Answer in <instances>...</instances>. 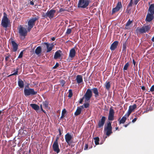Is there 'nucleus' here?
Masks as SVG:
<instances>
[{"label":"nucleus","instance_id":"nucleus-1","mask_svg":"<svg viewBox=\"0 0 154 154\" xmlns=\"http://www.w3.org/2000/svg\"><path fill=\"white\" fill-rule=\"evenodd\" d=\"M39 18V17L38 16H35L34 17L31 18L28 22V30L29 32L32 28L35 25L36 21Z\"/></svg>","mask_w":154,"mask_h":154},{"label":"nucleus","instance_id":"nucleus-2","mask_svg":"<svg viewBox=\"0 0 154 154\" xmlns=\"http://www.w3.org/2000/svg\"><path fill=\"white\" fill-rule=\"evenodd\" d=\"M56 10L51 9L48 11L46 13L43 12L42 17L44 18H49L50 20L52 19L55 17Z\"/></svg>","mask_w":154,"mask_h":154},{"label":"nucleus","instance_id":"nucleus-3","mask_svg":"<svg viewBox=\"0 0 154 154\" xmlns=\"http://www.w3.org/2000/svg\"><path fill=\"white\" fill-rule=\"evenodd\" d=\"M91 1V0H79L77 4L78 7L86 8Z\"/></svg>","mask_w":154,"mask_h":154},{"label":"nucleus","instance_id":"nucleus-4","mask_svg":"<svg viewBox=\"0 0 154 154\" xmlns=\"http://www.w3.org/2000/svg\"><path fill=\"white\" fill-rule=\"evenodd\" d=\"M112 122H109L107 123L106 125L104 127V131L106 132V135L109 136L112 133V127L111 125Z\"/></svg>","mask_w":154,"mask_h":154},{"label":"nucleus","instance_id":"nucleus-5","mask_svg":"<svg viewBox=\"0 0 154 154\" xmlns=\"http://www.w3.org/2000/svg\"><path fill=\"white\" fill-rule=\"evenodd\" d=\"M3 15L1 24L3 27L6 28L8 26L10 20L8 18V15L5 12L3 13Z\"/></svg>","mask_w":154,"mask_h":154},{"label":"nucleus","instance_id":"nucleus-6","mask_svg":"<svg viewBox=\"0 0 154 154\" xmlns=\"http://www.w3.org/2000/svg\"><path fill=\"white\" fill-rule=\"evenodd\" d=\"M151 27L149 25L144 26L141 28L137 27L136 29L137 33H145L148 32L150 29Z\"/></svg>","mask_w":154,"mask_h":154},{"label":"nucleus","instance_id":"nucleus-7","mask_svg":"<svg viewBox=\"0 0 154 154\" xmlns=\"http://www.w3.org/2000/svg\"><path fill=\"white\" fill-rule=\"evenodd\" d=\"M24 95L25 96L34 95L37 93L36 91H35L34 89H24Z\"/></svg>","mask_w":154,"mask_h":154},{"label":"nucleus","instance_id":"nucleus-8","mask_svg":"<svg viewBox=\"0 0 154 154\" xmlns=\"http://www.w3.org/2000/svg\"><path fill=\"white\" fill-rule=\"evenodd\" d=\"M92 96V93L91 90L90 89H88L84 96L85 101L86 102L90 100Z\"/></svg>","mask_w":154,"mask_h":154},{"label":"nucleus","instance_id":"nucleus-9","mask_svg":"<svg viewBox=\"0 0 154 154\" xmlns=\"http://www.w3.org/2000/svg\"><path fill=\"white\" fill-rule=\"evenodd\" d=\"M18 32L21 36L25 37L26 35L27 31L25 28L20 25L18 28Z\"/></svg>","mask_w":154,"mask_h":154},{"label":"nucleus","instance_id":"nucleus-10","mask_svg":"<svg viewBox=\"0 0 154 154\" xmlns=\"http://www.w3.org/2000/svg\"><path fill=\"white\" fill-rule=\"evenodd\" d=\"M58 139L59 138L58 137H56V139L52 145L53 149L57 153H58L60 151L58 143Z\"/></svg>","mask_w":154,"mask_h":154},{"label":"nucleus","instance_id":"nucleus-11","mask_svg":"<svg viewBox=\"0 0 154 154\" xmlns=\"http://www.w3.org/2000/svg\"><path fill=\"white\" fill-rule=\"evenodd\" d=\"M65 139L66 142L69 145L71 140L73 139V136L72 134L69 133H67L65 135Z\"/></svg>","mask_w":154,"mask_h":154},{"label":"nucleus","instance_id":"nucleus-12","mask_svg":"<svg viewBox=\"0 0 154 154\" xmlns=\"http://www.w3.org/2000/svg\"><path fill=\"white\" fill-rule=\"evenodd\" d=\"M106 119V117L103 116L101 119L99 121L97 127L99 128H102L105 122Z\"/></svg>","mask_w":154,"mask_h":154},{"label":"nucleus","instance_id":"nucleus-13","mask_svg":"<svg viewBox=\"0 0 154 154\" xmlns=\"http://www.w3.org/2000/svg\"><path fill=\"white\" fill-rule=\"evenodd\" d=\"M114 111L113 109L110 108L108 116V120L109 121H113L114 119Z\"/></svg>","mask_w":154,"mask_h":154},{"label":"nucleus","instance_id":"nucleus-14","mask_svg":"<svg viewBox=\"0 0 154 154\" xmlns=\"http://www.w3.org/2000/svg\"><path fill=\"white\" fill-rule=\"evenodd\" d=\"M153 14L148 12L146 15L145 20L146 22H150L154 19Z\"/></svg>","mask_w":154,"mask_h":154},{"label":"nucleus","instance_id":"nucleus-15","mask_svg":"<svg viewBox=\"0 0 154 154\" xmlns=\"http://www.w3.org/2000/svg\"><path fill=\"white\" fill-rule=\"evenodd\" d=\"M76 51L75 48H72L69 51V57L71 58H73L75 56Z\"/></svg>","mask_w":154,"mask_h":154},{"label":"nucleus","instance_id":"nucleus-16","mask_svg":"<svg viewBox=\"0 0 154 154\" xmlns=\"http://www.w3.org/2000/svg\"><path fill=\"white\" fill-rule=\"evenodd\" d=\"M53 43L51 44L48 43H45L44 44H45L47 46V52H48L51 51L52 48L54 46Z\"/></svg>","mask_w":154,"mask_h":154},{"label":"nucleus","instance_id":"nucleus-17","mask_svg":"<svg viewBox=\"0 0 154 154\" xmlns=\"http://www.w3.org/2000/svg\"><path fill=\"white\" fill-rule=\"evenodd\" d=\"M62 54V52L61 50H59L57 51L55 53V54L54 55V58L56 60L57 59L60 58Z\"/></svg>","mask_w":154,"mask_h":154},{"label":"nucleus","instance_id":"nucleus-18","mask_svg":"<svg viewBox=\"0 0 154 154\" xmlns=\"http://www.w3.org/2000/svg\"><path fill=\"white\" fill-rule=\"evenodd\" d=\"M92 90L94 94L95 97L96 98H98L99 96V93L98 88H93Z\"/></svg>","mask_w":154,"mask_h":154},{"label":"nucleus","instance_id":"nucleus-19","mask_svg":"<svg viewBox=\"0 0 154 154\" xmlns=\"http://www.w3.org/2000/svg\"><path fill=\"white\" fill-rule=\"evenodd\" d=\"M118 44V42L115 41L111 45L110 49L111 51L114 50L117 47Z\"/></svg>","mask_w":154,"mask_h":154},{"label":"nucleus","instance_id":"nucleus-20","mask_svg":"<svg viewBox=\"0 0 154 154\" xmlns=\"http://www.w3.org/2000/svg\"><path fill=\"white\" fill-rule=\"evenodd\" d=\"M11 43L13 47V51L14 52L16 51L18 49V45L14 41H11Z\"/></svg>","mask_w":154,"mask_h":154},{"label":"nucleus","instance_id":"nucleus-21","mask_svg":"<svg viewBox=\"0 0 154 154\" xmlns=\"http://www.w3.org/2000/svg\"><path fill=\"white\" fill-rule=\"evenodd\" d=\"M76 80L78 84H79L83 82L82 76L81 75H78L76 77Z\"/></svg>","mask_w":154,"mask_h":154},{"label":"nucleus","instance_id":"nucleus-22","mask_svg":"<svg viewBox=\"0 0 154 154\" xmlns=\"http://www.w3.org/2000/svg\"><path fill=\"white\" fill-rule=\"evenodd\" d=\"M42 51L41 47L39 46L35 50V53L37 55H40Z\"/></svg>","mask_w":154,"mask_h":154},{"label":"nucleus","instance_id":"nucleus-23","mask_svg":"<svg viewBox=\"0 0 154 154\" xmlns=\"http://www.w3.org/2000/svg\"><path fill=\"white\" fill-rule=\"evenodd\" d=\"M148 12L154 14V4H152L149 6Z\"/></svg>","mask_w":154,"mask_h":154},{"label":"nucleus","instance_id":"nucleus-24","mask_svg":"<svg viewBox=\"0 0 154 154\" xmlns=\"http://www.w3.org/2000/svg\"><path fill=\"white\" fill-rule=\"evenodd\" d=\"M30 106L32 107V108L37 111L39 109V106L36 104H31Z\"/></svg>","mask_w":154,"mask_h":154},{"label":"nucleus","instance_id":"nucleus-25","mask_svg":"<svg viewBox=\"0 0 154 154\" xmlns=\"http://www.w3.org/2000/svg\"><path fill=\"white\" fill-rule=\"evenodd\" d=\"M105 86L106 89L109 91L111 87V84L110 82H106L105 84Z\"/></svg>","mask_w":154,"mask_h":154},{"label":"nucleus","instance_id":"nucleus-26","mask_svg":"<svg viewBox=\"0 0 154 154\" xmlns=\"http://www.w3.org/2000/svg\"><path fill=\"white\" fill-rule=\"evenodd\" d=\"M79 107H77L76 111L74 113V115L76 116L79 115L81 112V109Z\"/></svg>","mask_w":154,"mask_h":154},{"label":"nucleus","instance_id":"nucleus-27","mask_svg":"<svg viewBox=\"0 0 154 154\" xmlns=\"http://www.w3.org/2000/svg\"><path fill=\"white\" fill-rule=\"evenodd\" d=\"M126 119L127 118L124 116L122 117V118L120 120L119 119V124L124 123L125 122Z\"/></svg>","mask_w":154,"mask_h":154},{"label":"nucleus","instance_id":"nucleus-28","mask_svg":"<svg viewBox=\"0 0 154 154\" xmlns=\"http://www.w3.org/2000/svg\"><path fill=\"white\" fill-rule=\"evenodd\" d=\"M18 85L20 88H23L24 86L23 81L21 79H19L18 81Z\"/></svg>","mask_w":154,"mask_h":154},{"label":"nucleus","instance_id":"nucleus-29","mask_svg":"<svg viewBox=\"0 0 154 154\" xmlns=\"http://www.w3.org/2000/svg\"><path fill=\"white\" fill-rule=\"evenodd\" d=\"M94 139L95 145H98L99 144V141L100 140L99 138L97 137L94 138Z\"/></svg>","mask_w":154,"mask_h":154},{"label":"nucleus","instance_id":"nucleus-30","mask_svg":"<svg viewBox=\"0 0 154 154\" xmlns=\"http://www.w3.org/2000/svg\"><path fill=\"white\" fill-rule=\"evenodd\" d=\"M66 111L65 109H63L62 112L61 116L60 117L61 119H62L64 117L65 115L66 114Z\"/></svg>","mask_w":154,"mask_h":154},{"label":"nucleus","instance_id":"nucleus-31","mask_svg":"<svg viewBox=\"0 0 154 154\" xmlns=\"http://www.w3.org/2000/svg\"><path fill=\"white\" fill-rule=\"evenodd\" d=\"M119 10L120 9H119L116 7L113 8L112 9V14H114L116 12L119 11Z\"/></svg>","mask_w":154,"mask_h":154},{"label":"nucleus","instance_id":"nucleus-32","mask_svg":"<svg viewBox=\"0 0 154 154\" xmlns=\"http://www.w3.org/2000/svg\"><path fill=\"white\" fill-rule=\"evenodd\" d=\"M117 8L120 9L122 8V5L121 2H119L116 6Z\"/></svg>","mask_w":154,"mask_h":154},{"label":"nucleus","instance_id":"nucleus-33","mask_svg":"<svg viewBox=\"0 0 154 154\" xmlns=\"http://www.w3.org/2000/svg\"><path fill=\"white\" fill-rule=\"evenodd\" d=\"M129 66V63L128 62H127L126 64L124 65L123 70L124 71H125V70H127L128 69V68Z\"/></svg>","mask_w":154,"mask_h":154},{"label":"nucleus","instance_id":"nucleus-34","mask_svg":"<svg viewBox=\"0 0 154 154\" xmlns=\"http://www.w3.org/2000/svg\"><path fill=\"white\" fill-rule=\"evenodd\" d=\"M73 94L72 89H69V95L68 97L69 98H71Z\"/></svg>","mask_w":154,"mask_h":154},{"label":"nucleus","instance_id":"nucleus-35","mask_svg":"<svg viewBox=\"0 0 154 154\" xmlns=\"http://www.w3.org/2000/svg\"><path fill=\"white\" fill-rule=\"evenodd\" d=\"M129 107L133 111L137 108V105L136 104H134L133 105L130 106Z\"/></svg>","mask_w":154,"mask_h":154},{"label":"nucleus","instance_id":"nucleus-36","mask_svg":"<svg viewBox=\"0 0 154 154\" xmlns=\"http://www.w3.org/2000/svg\"><path fill=\"white\" fill-rule=\"evenodd\" d=\"M49 103L48 102L45 101L43 103V105L45 108H47L48 106Z\"/></svg>","mask_w":154,"mask_h":154},{"label":"nucleus","instance_id":"nucleus-37","mask_svg":"<svg viewBox=\"0 0 154 154\" xmlns=\"http://www.w3.org/2000/svg\"><path fill=\"white\" fill-rule=\"evenodd\" d=\"M132 21H131L129 19L126 24V27L128 26L131 24V23H132Z\"/></svg>","mask_w":154,"mask_h":154},{"label":"nucleus","instance_id":"nucleus-38","mask_svg":"<svg viewBox=\"0 0 154 154\" xmlns=\"http://www.w3.org/2000/svg\"><path fill=\"white\" fill-rule=\"evenodd\" d=\"M126 49V44L125 42L123 43L122 45V51H125Z\"/></svg>","mask_w":154,"mask_h":154},{"label":"nucleus","instance_id":"nucleus-39","mask_svg":"<svg viewBox=\"0 0 154 154\" xmlns=\"http://www.w3.org/2000/svg\"><path fill=\"white\" fill-rule=\"evenodd\" d=\"M72 28L71 29H68L66 32V34L68 35L70 34L72 32Z\"/></svg>","mask_w":154,"mask_h":154},{"label":"nucleus","instance_id":"nucleus-40","mask_svg":"<svg viewBox=\"0 0 154 154\" xmlns=\"http://www.w3.org/2000/svg\"><path fill=\"white\" fill-rule=\"evenodd\" d=\"M60 83L62 87H63L65 83V81L64 80L62 79L60 80Z\"/></svg>","mask_w":154,"mask_h":154},{"label":"nucleus","instance_id":"nucleus-41","mask_svg":"<svg viewBox=\"0 0 154 154\" xmlns=\"http://www.w3.org/2000/svg\"><path fill=\"white\" fill-rule=\"evenodd\" d=\"M18 72V69H17V70L15 72L12 73L11 74V75H9L8 76V77H10V76H11L12 75H17Z\"/></svg>","mask_w":154,"mask_h":154},{"label":"nucleus","instance_id":"nucleus-42","mask_svg":"<svg viewBox=\"0 0 154 154\" xmlns=\"http://www.w3.org/2000/svg\"><path fill=\"white\" fill-rule=\"evenodd\" d=\"M23 51H21L19 54V55L18 57V58H21L23 57Z\"/></svg>","mask_w":154,"mask_h":154},{"label":"nucleus","instance_id":"nucleus-43","mask_svg":"<svg viewBox=\"0 0 154 154\" xmlns=\"http://www.w3.org/2000/svg\"><path fill=\"white\" fill-rule=\"evenodd\" d=\"M30 4L31 5H34V2H36V0H29Z\"/></svg>","mask_w":154,"mask_h":154},{"label":"nucleus","instance_id":"nucleus-44","mask_svg":"<svg viewBox=\"0 0 154 154\" xmlns=\"http://www.w3.org/2000/svg\"><path fill=\"white\" fill-rule=\"evenodd\" d=\"M132 4H133L132 0H131L130 3H129V4L128 5V6L127 7V8H128L132 6Z\"/></svg>","mask_w":154,"mask_h":154},{"label":"nucleus","instance_id":"nucleus-45","mask_svg":"<svg viewBox=\"0 0 154 154\" xmlns=\"http://www.w3.org/2000/svg\"><path fill=\"white\" fill-rule=\"evenodd\" d=\"M131 113L130 112L128 111L127 112L125 115L124 116L126 117V118L128 117Z\"/></svg>","mask_w":154,"mask_h":154},{"label":"nucleus","instance_id":"nucleus-46","mask_svg":"<svg viewBox=\"0 0 154 154\" xmlns=\"http://www.w3.org/2000/svg\"><path fill=\"white\" fill-rule=\"evenodd\" d=\"M150 91L152 92L154 91V85L151 87L150 89Z\"/></svg>","mask_w":154,"mask_h":154},{"label":"nucleus","instance_id":"nucleus-47","mask_svg":"<svg viewBox=\"0 0 154 154\" xmlns=\"http://www.w3.org/2000/svg\"><path fill=\"white\" fill-rule=\"evenodd\" d=\"M84 107L85 108H87L89 107V104L88 103H86L84 104Z\"/></svg>","mask_w":154,"mask_h":154},{"label":"nucleus","instance_id":"nucleus-48","mask_svg":"<svg viewBox=\"0 0 154 154\" xmlns=\"http://www.w3.org/2000/svg\"><path fill=\"white\" fill-rule=\"evenodd\" d=\"M66 11V10L65 9H63V8H60L59 10L58 11V12L60 13L62 11Z\"/></svg>","mask_w":154,"mask_h":154},{"label":"nucleus","instance_id":"nucleus-49","mask_svg":"<svg viewBox=\"0 0 154 154\" xmlns=\"http://www.w3.org/2000/svg\"><path fill=\"white\" fill-rule=\"evenodd\" d=\"M59 64L58 63H56V64L54 66L53 68L54 69H56V68L58 66H59Z\"/></svg>","mask_w":154,"mask_h":154},{"label":"nucleus","instance_id":"nucleus-50","mask_svg":"<svg viewBox=\"0 0 154 154\" xmlns=\"http://www.w3.org/2000/svg\"><path fill=\"white\" fill-rule=\"evenodd\" d=\"M88 144H85V146L84 149L85 150H86L88 148Z\"/></svg>","mask_w":154,"mask_h":154},{"label":"nucleus","instance_id":"nucleus-51","mask_svg":"<svg viewBox=\"0 0 154 154\" xmlns=\"http://www.w3.org/2000/svg\"><path fill=\"white\" fill-rule=\"evenodd\" d=\"M20 154H27V151H21L20 153Z\"/></svg>","mask_w":154,"mask_h":154},{"label":"nucleus","instance_id":"nucleus-52","mask_svg":"<svg viewBox=\"0 0 154 154\" xmlns=\"http://www.w3.org/2000/svg\"><path fill=\"white\" fill-rule=\"evenodd\" d=\"M137 117H135V118L132 121V122H133V123H134L135 121H136L137 120Z\"/></svg>","mask_w":154,"mask_h":154},{"label":"nucleus","instance_id":"nucleus-53","mask_svg":"<svg viewBox=\"0 0 154 154\" xmlns=\"http://www.w3.org/2000/svg\"><path fill=\"white\" fill-rule=\"evenodd\" d=\"M40 107L41 110L42 111L44 112L45 113V111L42 108V104L40 105Z\"/></svg>","mask_w":154,"mask_h":154},{"label":"nucleus","instance_id":"nucleus-54","mask_svg":"<svg viewBox=\"0 0 154 154\" xmlns=\"http://www.w3.org/2000/svg\"><path fill=\"white\" fill-rule=\"evenodd\" d=\"M58 131L59 132V135L60 136L62 134V133H61V131L60 129V128H59L58 129Z\"/></svg>","mask_w":154,"mask_h":154},{"label":"nucleus","instance_id":"nucleus-55","mask_svg":"<svg viewBox=\"0 0 154 154\" xmlns=\"http://www.w3.org/2000/svg\"><path fill=\"white\" fill-rule=\"evenodd\" d=\"M139 2V0H135L134 2V3L135 5H136Z\"/></svg>","mask_w":154,"mask_h":154},{"label":"nucleus","instance_id":"nucleus-56","mask_svg":"<svg viewBox=\"0 0 154 154\" xmlns=\"http://www.w3.org/2000/svg\"><path fill=\"white\" fill-rule=\"evenodd\" d=\"M151 41L153 42V46L154 47V36L152 37L151 39Z\"/></svg>","mask_w":154,"mask_h":154},{"label":"nucleus","instance_id":"nucleus-57","mask_svg":"<svg viewBox=\"0 0 154 154\" xmlns=\"http://www.w3.org/2000/svg\"><path fill=\"white\" fill-rule=\"evenodd\" d=\"M131 123V122H130L129 123H128V124L125 125H124V126L125 127H127Z\"/></svg>","mask_w":154,"mask_h":154},{"label":"nucleus","instance_id":"nucleus-58","mask_svg":"<svg viewBox=\"0 0 154 154\" xmlns=\"http://www.w3.org/2000/svg\"><path fill=\"white\" fill-rule=\"evenodd\" d=\"M133 63L134 66H135V64H136V62L134 60V59H133Z\"/></svg>","mask_w":154,"mask_h":154},{"label":"nucleus","instance_id":"nucleus-59","mask_svg":"<svg viewBox=\"0 0 154 154\" xmlns=\"http://www.w3.org/2000/svg\"><path fill=\"white\" fill-rule=\"evenodd\" d=\"M83 101V98L81 99H80V100L79 101V103H82Z\"/></svg>","mask_w":154,"mask_h":154},{"label":"nucleus","instance_id":"nucleus-60","mask_svg":"<svg viewBox=\"0 0 154 154\" xmlns=\"http://www.w3.org/2000/svg\"><path fill=\"white\" fill-rule=\"evenodd\" d=\"M128 111L131 113L133 111V110H132L129 107Z\"/></svg>","mask_w":154,"mask_h":154},{"label":"nucleus","instance_id":"nucleus-61","mask_svg":"<svg viewBox=\"0 0 154 154\" xmlns=\"http://www.w3.org/2000/svg\"><path fill=\"white\" fill-rule=\"evenodd\" d=\"M9 58V56H7L5 58V60L6 61H7L8 60V59Z\"/></svg>","mask_w":154,"mask_h":154},{"label":"nucleus","instance_id":"nucleus-62","mask_svg":"<svg viewBox=\"0 0 154 154\" xmlns=\"http://www.w3.org/2000/svg\"><path fill=\"white\" fill-rule=\"evenodd\" d=\"M78 107H80L79 108H80L81 109V110H82V109L84 108L83 106H78Z\"/></svg>","mask_w":154,"mask_h":154},{"label":"nucleus","instance_id":"nucleus-63","mask_svg":"<svg viewBox=\"0 0 154 154\" xmlns=\"http://www.w3.org/2000/svg\"><path fill=\"white\" fill-rule=\"evenodd\" d=\"M141 89L143 90H144L145 89V87L144 86H143L141 87Z\"/></svg>","mask_w":154,"mask_h":154},{"label":"nucleus","instance_id":"nucleus-64","mask_svg":"<svg viewBox=\"0 0 154 154\" xmlns=\"http://www.w3.org/2000/svg\"><path fill=\"white\" fill-rule=\"evenodd\" d=\"M55 38L54 37H52L51 38V39L52 41H54L55 40Z\"/></svg>","mask_w":154,"mask_h":154}]
</instances>
